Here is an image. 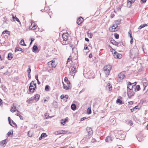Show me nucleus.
<instances>
[{"instance_id":"nucleus-6","label":"nucleus","mask_w":148,"mask_h":148,"mask_svg":"<svg viewBox=\"0 0 148 148\" xmlns=\"http://www.w3.org/2000/svg\"><path fill=\"white\" fill-rule=\"evenodd\" d=\"M62 83L63 85V88L66 90H68L71 88V83L69 81L67 82V84H65L63 82Z\"/></svg>"},{"instance_id":"nucleus-21","label":"nucleus","mask_w":148,"mask_h":148,"mask_svg":"<svg viewBox=\"0 0 148 148\" xmlns=\"http://www.w3.org/2000/svg\"><path fill=\"white\" fill-rule=\"evenodd\" d=\"M140 86L138 85L136 86L134 88V90L135 91H139L140 89Z\"/></svg>"},{"instance_id":"nucleus-9","label":"nucleus","mask_w":148,"mask_h":148,"mask_svg":"<svg viewBox=\"0 0 148 148\" xmlns=\"http://www.w3.org/2000/svg\"><path fill=\"white\" fill-rule=\"evenodd\" d=\"M48 65L50 68H55L56 66L54 61H51L49 62L48 63Z\"/></svg>"},{"instance_id":"nucleus-1","label":"nucleus","mask_w":148,"mask_h":148,"mask_svg":"<svg viewBox=\"0 0 148 148\" xmlns=\"http://www.w3.org/2000/svg\"><path fill=\"white\" fill-rule=\"evenodd\" d=\"M139 54V50L138 49L134 47L131 49L130 52V56L132 58H138Z\"/></svg>"},{"instance_id":"nucleus-26","label":"nucleus","mask_w":148,"mask_h":148,"mask_svg":"<svg viewBox=\"0 0 148 148\" xmlns=\"http://www.w3.org/2000/svg\"><path fill=\"white\" fill-rule=\"evenodd\" d=\"M38 49L37 47L35 45H34L33 47V51H36Z\"/></svg>"},{"instance_id":"nucleus-43","label":"nucleus","mask_w":148,"mask_h":148,"mask_svg":"<svg viewBox=\"0 0 148 148\" xmlns=\"http://www.w3.org/2000/svg\"><path fill=\"white\" fill-rule=\"evenodd\" d=\"M23 42H24V40L23 39H22L20 42L19 44L20 45H22Z\"/></svg>"},{"instance_id":"nucleus-59","label":"nucleus","mask_w":148,"mask_h":148,"mask_svg":"<svg viewBox=\"0 0 148 148\" xmlns=\"http://www.w3.org/2000/svg\"><path fill=\"white\" fill-rule=\"evenodd\" d=\"M113 25H114V26H115V27L117 28V27H118V25H117V24H116V23H115V24H114Z\"/></svg>"},{"instance_id":"nucleus-2","label":"nucleus","mask_w":148,"mask_h":148,"mask_svg":"<svg viewBox=\"0 0 148 148\" xmlns=\"http://www.w3.org/2000/svg\"><path fill=\"white\" fill-rule=\"evenodd\" d=\"M112 68V66L110 65H106L103 67V71L106 76H108L109 75Z\"/></svg>"},{"instance_id":"nucleus-28","label":"nucleus","mask_w":148,"mask_h":148,"mask_svg":"<svg viewBox=\"0 0 148 148\" xmlns=\"http://www.w3.org/2000/svg\"><path fill=\"white\" fill-rule=\"evenodd\" d=\"M147 26V25L146 24H145L143 25H140L138 28L139 29H140L142 28H143L145 26Z\"/></svg>"},{"instance_id":"nucleus-52","label":"nucleus","mask_w":148,"mask_h":148,"mask_svg":"<svg viewBox=\"0 0 148 148\" xmlns=\"http://www.w3.org/2000/svg\"><path fill=\"white\" fill-rule=\"evenodd\" d=\"M30 131H29L28 132V135L29 136V137H31L32 136V134H30Z\"/></svg>"},{"instance_id":"nucleus-62","label":"nucleus","mask_w":148,"mask_h":148,"mask_svg":"<svg viewBox=\"0 0 148 148\" xmlns=\"http://www.w3.org/2000/svg\"><path fill=\"white\" fill-rule=\"evenodd\" d=\"M12 123L14 125H15L16 126H17L16 124V123L13 121H12Z\"/></svg>"},{"instance_id":"nucleus-4","label":"nucleus","mask_w":148,"mask_h":148,"mask_svg":"<svg viewBox=\"0 0 148 148\" xmlns=\"http://www.w3.org/2000/svg\"><path fill=\"white\" fill-rule=\"evenodd\" d=\"M86 130L88 133V135L86 136V138H89L93 133V131L90 127H87L86 128Z\"/></svg>"},{"instance_id":"nucleus-44","label":"nucleus","mask_w":148,"mask_h":148,"mask_svg":"<svg viewBox=\"0 0 148 148\" xmlns=\"http://www.w3.org/2000/svg\"><path fill=\"white\" fill-rule=\"evenodd\" d=\"M11 135H13V132H11L9 131L8 133V135L9 136Z\"/></svg>"},{"instance_id":"nucleus-41","label":"nucleus","mask_w":148,"mask_h":148,"mask_svg":"<svg viewBox=\"0 0 148 148\" xmlns=\"http://www.w3.org/2000/svg\"><path fill=\"white\" fill-rule=\"evenodd\" d=\"M108 88L109 89V90H110V89L112 88V86L110 84H108Z\"/></svg>"},{"instance_id":"nucleus-35","label":"nucleus","mask_w":148,"mask_h":148,"mask_svg":"<svg viewBox=\"0 0 148 148\" xmlns=\"http://www.w3.org/2000/svg\"><path fill=\"white\" fill-rule=\"evenodd\" d=\"M116 57V58H121L122 57V55L118 53Z\"/></svg>"},{"instance_id":"nucleus-34","label":"nucleus","mask_w":148,"mask_h":148,"mask_svg":"<svg viewBox=\"0 0 148 148\" xmlns=\"http://www.w3.org/2000/svg\"><path fill=\"white\" fill-rule=\"evenodd\" d=\"M20 51L22 52H23V50L21 48H17L16 49V48L15 50V52L19 51Z\"/></svg>"},{"instance_id":"nucleus-17","label":"nucleus","mask_w":148,"mask_h":148,"mask_svg":"<svg viewBox=\"0 0 148 148\" xmlns=\"http://www.w3.org/2000/svg\"><path fill=\"white\" fill-rule=\"evenodd\" d=\"M126 123L131 126L133 124V123L132 121L130 120L127 119L126 120Z\"/></svg>"},{"instance_id":"nucleus-16","label":"nucleus","mask_w":148,"mask_h":148,"mask_svg":"<svg viewBox=\"0 0 148 148\" xmlns=\"http://www.w3.org/2000/svg\"><path fill=\"white\" fill-rule=\"evenodd\" d=\"M68 34L67 33L63 34L62 35V37L63 40L64 41H66L67 40V35Z\"/></svg>"},{"instance_id":"nucleus-15","label":"nucleus","mask_w":148,"mask_h":148,"mask_svg":"<svg viewBox=\"0 0 148 148\" xmlns=\"http://www.w3.org/2000/svg\"><path fill=\"white\" fill-rule=\"evenodd\" d=\"M12 17L13 18V20H11V21H15L14 19H15L17 21V22L19 23L20 24H21V22L20 21L18 18L16 17V16H14L13 15H12Z\"/></svg>"},{"instance_id":"nucleus-64","label":"nucleus","mask_w":148,"mask_h":148,"mask_svg":"<svg viewBox=\"0 0 148 148\" xmlns=\"http://www.w3.org/2000/svg\"><path fill=\"white\" fill-rule=\"evenodd\" d=\"M28 67L29 68H28L27 70L29 71H31L30 66H29Z\"/></svg>"},{"instance_id":"nucleus-8","label":"nucleus","mask_w":148,"mask_h":148,"mask_svg":"<svg viewBox=\"0 0 148 148\" xmlns=\"http://www.w3.org/2000/svg\"><path fill=\"white\" fill-rule=\"evenodd\" d=\"M127 96L129 98H131L134 94V92L133 90H128L127 89Z\"/></svg>"},{"instance_id":"nucleus-37","label":"nucleus","mask_w":148,"mask_h":148,"mask_svg":"<svg viewBox=\"0 0 148 148\" xmlns=\"http://www.w3.org/2000/svg\"><path fill=\"white\" fill-rule=\"evenodd\" d=\"M49 89V86L48 85H46L45 87V90L46 91H48Z\"/></svg>"},{"instance_id":"nucleus-39","label":"nucleus","mask_w":148,"mask_h":148,"mask_svg":"<svg viewBox=\"0 0 148 148\" xmlns=\"http://www.w3.org/2000/svg\"><path fill=\"white\" fill-rule=\"evenodd\" d=\"M121 21L120 20H117L116 21H115V23H116V24H117V25H119L121 23Z\"/></svg>"},{"instance_id":"nucleus-23","label":"nucleus","mask_w":148,"mask_h":148,"mask_svg":"<svg viewBox=\"0 0 148 148\" xmlns=\"http://www.w3.org/2000/svg\"><path fill=\"white\" fill-rule=\"evenodd\" d=\"M138 106H135L133 108L131 109V112H133L134 111H136V109H138Z\"/></svg>"},{"instance_id":"nucleus-40","label":"nucleus","mask_w":148,"mask_h":148,"mask_svg":"<svg viewBox=\"0 0 148 148\" xmlns=\"http://www.w3.org/2000/svg\"><path fill=\"white\" fill-rule=\"evenodd\" d=\"M114 36L116 38L118 39L119 38V35L116 33H115L114 34Z\"/></svg>"},{"instance_id":"nucleus-13","label":"nucleus","mask_w":148,"mask_h":148,"mask_svg":"<svg viewBox=\"0 0 148 148\" xmlns=\"http://www.w3.org/2000/svg\"><path fill=\"white\" fill-rule=\"evenodd\" d=\"M12 109L10 110L12 112H13L16 110L18 112V111L16 109V106L14 105V103L13 104V106H12Z\"/></svg>"},{"instance_id":"nucleus-53","label":"nucleus","mask_w":148,"mask_h":148,"mask_svg":"<svg viewBox=\"0 0 148 148\" xmlns=\"http://www.w3.org/2000/svg\"><path fill=\"white\" fill-rule=\"evenodd\" d=\"M92 57V54L91 53L90 54L89 56V58H91Z\"/></svg>"},{"instance_id":"nucleus-46","label":"nucleus","mask_w":148,"mask_h":148,"mask_svg":"<svg viewBox=\"0 0 148 148\" xmlns=\"http://www.w3.org/2000/svg\"><path fill=\"white\" fill-rule=\"evenodd\" d=\"M8 121H9V124L11 125L12 126L11 124V120L10 119V117H9L8 118Z\"/></svg>"},{"instance_id":"nucleus-51","label":"nucleus","mask_w":148,"mask_h":148,"mask_svg":"<svg viewBox=\"0 0 148 148\" xmlns=\"http://www.w3.org/2000/svg\"><path fill=\"white\" fill-rule=\"evenodd\" d=\"M88 75H89V74H92V75L93 74L92 72H91L90 71H89L87 73Z\"/></svg>"},{"instance_id":"nucleus-50","label":"nucleus","mask_w":148,"mask_h":148,"mask_svg":"<svg viewBox=\"0 0 148 148\" xmlns=\"http://www.w3.org/2000/svg\"><path fill=\"white\" fill-rule=\"evenodd\" d=\"M68 81V78L67 77H65L64 79V81L66 82V83H67V82Z\"/></svg>"},{"instance_id":"nucleus-55","label":"nucleus","mask_w":148,"mask_h":148,"mask_svg":"<svg viewBox=\"0 0 148 148\" xmlns=\"http://www.w3.org/2000/svg\"><path fill=\"white\" fill-rule=\"evenodd\" d=\"M64 98V95H62L60 96V98L61 99H63Z\"/></svg>"},{"instance_id":"nucleus-60","label":"nucleus","mask_w":148,"mask_h":148,"mask_svg":"<svg viewBox=\"0 0 148 148\" xmlns=\"http://www.w3.org/2000/svg\"><path fill=\"white\" fill-rule=\"evenodd\" d=\"M69 97L67 95H66L65 96L64 95V98L66 99H68Z\"/></svg>"},{"instance_id":"nucleus-45","label":"nucleus","mask_w":148,"mask_h":148,"mask_svg":"<svg viewBox=\"0 0 148 148\" xmlns=\"http://www.w3.org/2000/svg\"><path fill=\"white\" fill-rule=\"evenodd\" d=\"M88 36H89L90 38H91L93 36V35L91 33L89 34L88 33Z\"/></svg>"},{"instance_id":"nucleus-10","label":"nucleus","mask_w":148,"mask_h":148,"mask_svg":"<svg viewBox=\"0 0 148 148\" xmlns=\"http://www.w3.org/2000/svg\"><path fill=\"white\" fill-rule=\"evenodd\" d=\"M134 83H135V84L134 85V86H132V84L131 82H129L127 86V89L128 90L129 89V90H132L134 86L136 84V82H135L134 83H133L132 84H134Z\"/></svg>"},{"instance_id":"nucleus-30","label":"nucleus","mask_w":148,"mask_h":148,"mask_svg":"<svg viewBox=\"0 0 148 148\" xmlns=\"http://www.w3.org/2000/svg\"><path fill=\"white\" fill-rule=\"evenodd\" d=\"M67 120V118H66L64 120L63 119L61 120V123L63 124L64 123H65L66 120Z\"/></svg>"},{"instance_id":"nucleus-38","label":"nucleus","mask_w":148,"mask_h":148,"mask_svg":"<svg viewBox=\"0 0 148 148\" xmlns=\"http://www.w3.org/2000/svg\"><path fill=\"white\" fill-rule=\"evenodd\" d=\"M87 113L88 114H90L91 113V110L90 108H88L87 110Z\"/></svg>"},{"instance_id":"nucleus-49","label":"nucleus","mask_w":148,"mask_h":148,"mask_svg":"<svg viewBox=\"0 0 148 148\" xmlns=\"http://www.w3.org/2000/svg\"><path fill=\"white\" fill-rule=\"evenodd\" d=\"M53 69H51L48 70V72H49V73H52L53 72Z\"/></svg>"},{"instance_id":"nucleus-57","label":"nucleus","mask_w":148,"mask_h":148,"mask_svg":"<svg viewBox=\"0 0 148 148\" xmlns=\"http://www.w3.org/2000/svg\"><path fill=\"white\" fill-rule=\"evenodd\" d=\"M114 15H115L114 14L112 13L111 14V18H113L114 16Z\"/></svg>"},{"instance_id":"nucleus-20","label":"nucleus","mask_w":148,"mask_h":148,"mask_svg":"<svg viewBox=\"0 0 148 148\" xmlns=\"http://www.w3.org/2000/svg\"><path fill=\"white\" fill-rule=\"evenodd\" d=\"M13 58V55L11 53H10L8 55V59L9 60H11Z\"/></svg>"},{"instance_id":"nucleus-47","label":"nucleus","mask_w":148,"mask_h":148,"mask_svg":"<svg viewBox=\"0 0 148 148\" xmlns=\"http://www.w3.org/2000/svg\"><path fill=\"white\" fill-rule=\"evenodd\" d=\"M35 100V99L34 98V97H32L31 98H30L28 100V101H32L34 100Z\"/></svg>"},{"instance_id":"nucleus-25","label":"nucleus","mask_w":148,"mask_h":148,"mask_svg":"<svg viewBox=\"0 0 148 148\" xmlns=\"http://www.w3.org/2000/svg\"><path fill=\"white\" fill-rule=\"evenodd\" d=\"M53 105L55 108H57L58 106L57 102L55 101H53Z\"/></svg>"},{"instance_id":"nucleus-33","label":"nucleus","mask_w":148,"mask_h":148,"mask_svg":"<svg viewBox=\"0 0 148 148\" xmlns=\"http://www.w3.org/2000/svg\"><path fill=\"white\" fill-rule=\"evenodd\" d=\"M114 51V56L115 58H116V56H117V54L118 53L115 51L114 50H113Z\"/></svg>"},{"instance_id":"nucleus-24","label":"nucleus","mask_w":148,"mask_h":148,"mask_svg":"<svg viewBox=\"0 0 148 148\" xmlns=\"http://www.w3.org/2000/svg\"><path fill=\"white\" fill-rule=\"evenodd\" d=\"M71 109L73 110H75L76 108V106L74 104H73L71 106Z\"/></svg>"},{"instance_id":"nucleus-36","label":"nucleus","mask_w":148,"mask_h":148,"mask_svg":"<svg viewBox=\"0 0 148 148\" xmlns=\"http://www.w3.org/2000/svg\"><path fill=\"white\" fill-rule=\"evenodd\" d=\"M60 132L59 133V134H64L67 133V132L66 131H64V130H62L61 131H60Z\"/></svg>"},{"instance_id":"nucleus-58","label":"nucleus","mask_w":148,"mask_h":148,"mask_svg":"<svg viewBox=\"0 0 148 148\" xmlns=\"http://www.w3.org/2000/svg\"><path fill=\"white\" fill-rule=\"evenodd\" d=\"M88 48V47L87 45H85V47H84V49L85 50H86Z\"/></svg>"},{"instance_id":"nucleus-3","label":"nucleus","mask_w":148,"mask_h":148,"mask_svg":"<svg viewBox=\"0 0 148 148\" xmlns=\"http://www.w3.org/2000/svg\"><path fill=\"white\" fill-rule=\"evenodd\" d=\"M29 87V90L31 92H33L36 88V84L34 83V81H32L30 83Z\"/></svg>"},{"instance_id":"nucleus-29","label":"nucleus","mask_w":148,"mask_h":148,"mask_svg":"<svg viewBox=\"0 0 148 148\" xmlns=\"http://www.w3.org/2000/svg\"><path fill=\"white\" fill-rule=\"evenodd\" d=\"M35 79L37 81V83L39 85L40 84V82L39 81L38 79V75H37L35 76Z\"/></svg>"},{"instance_id":"nucleus-56","label":"nucleus","mask_w":148,"mask_h":148,"mask_svg":"<svg viewBox=\"0 0 148 148\" xmlns=\"http://www.w3.org/2000/svg\"><path fill=\"white\" fill-rule=\"evenodd\" d=\"M60 132V131H59L58 132H55V134H59V133Z\"/></svg>"},{"instance_id":"nucleus-7","label":"nucleus","mask_w":148,"mask_h":148,"mask_svg":"<svg viewBox=\"0 0 148 148\" xmlns=\"http://www.w3.org/2000/svg\"><path fill=\"white\" fill-rule=\"evenodd\" d=\"M125 77L124 73L122 72L119 73L118 75V81L119 82H121Z\"/></svg>"},{"instance_id":"nucleus-5","label":"nucleus","mask_w":148,"mask_h":148,"mask_svg":"<svg viewBox=\"0 0 148 148\" xmlns=\"http://www.w3.org/2000/svg\"><path fill=\"white\" fill-rule=\"evenodd\" d=\"M77 65H74L72 66V68L70 71V73L71 75L73 76L74 75V73L76 72L77 71Z\"/></svg>"},{"instance_id":"nucleus-31","label":"nucleus","mask_w":148,"mask_h":148,"mask_svg":"<svg viewBox=\"0 0 148 148\" xmlns=\"http://www.w3.org/2000/svg\"><path fill=\"white\" fill-rule=\"evenodd\" d=\"M10 34L9 32L7 30H5L3 32L2 34Z\"/></svg>"},{"instance_id":"nucleus-14","label":"nucleus","mask_w":148,"mask_h":148,"mask_svg":"<svg viewBox=\"0 0 148 148\" xmlns=\"http://www.w3.org/2000/svg\"><path fill=\"white\" fill-rule=\"evenodd\" d=\"M83 21V18L82 17H81L77 19V23L78 25H79L82 23Z\"/></svg>"},{"instance_id":"nucleus-12","label":"nucleus","mask_w":148,"mask_h":148,"mask_svg":"<svg viewBox=\"0 0 148 148\" xmlns=\"http://www.w3.org/2000/svg\"><path fill=\"white\" fill-rule=\"evenodd\" d=\"M114 25H113L112 27L109 28V30L111 32H115L118 29Z\"/></svg>"},{"instance_id":"nucleus-18","label":"nucleus","mask_w":148,"mask_h":148,"mask_svg":"<svg viewBox=\"0 0 148 148\" xmlns=\"http://www.w3.org/2000/svg\"><path fill=\"white\" fill-rule=\"evenodd\" d=\"M112 140V138L110 136L107 137L106 139V141L108 143L111 142Z\"/></svg>"},{"instance_id":"nucleus-48","label":"nucleus","mask_w":148,"mask_h":148,"mask_svg":"<svg viewBox=\"0 0 148 148\" xmlns=\"http://www.w3.org/2000/svg\"><path fill=\"white\" fill-rule=\"evenodd\" d=\"M36 28V26L35 25H34L32 27V29L33 30H35Z\"/></svg>"},{"instance_id":"nucleus-32","label":"nucleus","mask_w":148,"mask_h":148,"mask_svg":"<svg viewBox=\"0 0 148 148\" xmlns=\"http://www.w3.org/2000/svg\"><path fill=\"white\" fill-rule=\"evenodd\" d=\"M116 103H119L120 104H122V101L120 99H118L116 101Z\"/></svg>"},{"instance_id":"nucleus-27","label":"nucleus","mask_w":148,"mask_h":148,"mask_svg":"<svg viewBox=\"0 0 148 148\" xmlns=\"http://www.w3.org/2000/svg\"><path fill=\"white\" fill-rule=\"evenodd\" d=\"M112 42L113 45H114L117 46H119V43H118V42H116L115 40H113V42Z\"/></svg>"},{"instance_id":"nucleus-19","label":"nucleus","mask_w":148,"mask_h":148,"mask_svg":"<svg viewBox=\"0 0 148 148\" xmlns=\"http://www.w3.org/2000/svg\"><path fill=\"white\" fill-rule=\"evenodd\" d=\"M33 97L35 100L36 101H38L39 99L40 95L38 94H36L35 95H34Z\"/></svg>"},{"instance_id":"nucleus-61","label":"nucleus","mask_w":148,"mask_h":148,"mask_svg":"<svg viewBox=\"0 0 148 148\" xmlns=\"http://www.w3.org/2000/svg\"><path fill=\"white\" fill-rule=\"evenodd\" d=\"M130 42L131 44H132L133 42V38H132V39H131V40L130 41Z\"/></svg>"},{"instance_id":"nucleus-11","label":"nucleus","mask_w":148,"mask_h":148,"mask_svg":"<svg viewBox=\"0 0 148 148\" xmlns=\"http://www.w3.org/2000/svg\"><path fill=\"white\" fill-rule=\"evenodd\" d=\"M7 139H5L0 142V146L4 147L7 143Z\"/></svg>"},{"instance_id":"nucleus-22","label":"nucleus","mask_w":148,"mask_h":148,"mask_svg":"<svg viewBox=\"0 0 148 148\" xmlns=\"http://www.w3.org/2000/svg\"><path fill=\"white\" fill-rule=\"evenodd\" d=\"M129 1L127 3V5H129L130 6L131 4L134 1V0H128Z\"/></svg>"},{"instance_id":"nucleus-63","label":"nucleus","mask_w":148,"mask_h":148,"mask_svg":"<svg viewBox=\"0 0 148 148\" xmlns=\"http://www.w3.org/2000/svg\"><path fill=\"white\" fill-rule=\"evenodd\" d=\"M85 40L88 42L89 41V39L88 38H85Z\"/></svg>"},{"instance_id":"nucleus-42","label":"nucleus","mask_w":148,"mask_h":148,"mask_svg":"<svg viewBox=\"0 0 148 148\" xmlns=\"http://www.w3.org/2000/svg\"><path fill=\"white\" fill-rule=\"evenodd\" d=\"M41 136H42V137H43L44 138H45V137H46L47 136L46 133H42L41 134Z\"/></svg>"},{"instance_id":"nucleus-54","label":"nucleus","mask_w":148,"mask_h":148,"mask_svg":"<svg viewBox=\"0 0 148 148\" xmlns=\"http://www.w3.org/2000/svg\"><path fill=\"white\" fill-rule=\"evenodd\" d=\"M87 118H86V117H83V118H82L81 119V121H83L84 120V119H86Z\"/></svg>"}]
</instances>
